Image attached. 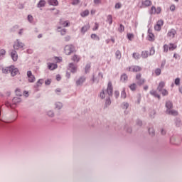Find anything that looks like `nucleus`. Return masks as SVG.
Segmentation results:
<instances>
[{"label":"nucleus","instance_id":"1","mask_svg":"<svg viewBox=\"0 0 182 182\" xmlns=\"http://www.w3.org/2000/svg\"><path fill=\"white\" fill-rule=\"evenodd\" d=\"M12 102H13V104L10 103L9 102H6V107L8 108L14 109L15 105H17V103L21 102V99L19 97H14Z\"/></svg>","mask_w":182,"mask_h":182},{"label":"nucleus","instance_id":"2","mask_svg":"<svg viewBox=\"0 0 182 182\" xmlns=\"http://www.w3.org/2000/svg\"><path fill=\"white\" fill-rule=\"evenodd\" d=\"M126 70L132 73H138V72H141L142 68L138 65H132L126 68Z\"/></svg>","mask_w":182,"mask_h":182},{"label":"nucleus","instance_id":"3","mask_svg":"<svg viewBox=\"0 0 182 182\" xmlns=\"http://www.w3.org/2000/svg\"><path fill=\"white\" fill-rule=\"evenodd\" d=\"M65 54L70 55L72 53L75 52V47L73 45H68L64 48Z\"/></svg>","mask_w":182,"mask_h":182},{"label":"nucleus","instance_id":"4","mask_svg":"<svg viewBox=\"0 0 182 182\" xmlns=\"http://www.w3.org/2000/svg\"><path fill=\"white\" fill-rule=\"evenodd\" d=\"M136 80H137V85H142L145 82V80L141 78V74H136L135 76Z\"/></svg>","mask_w":182,"mask_h":182},{"label":"nucleus","instance_id":"5","mask_svg":"<svg viewBox=\"0 0 182 182\" xmlns=\"http://www.w3.org/2000/svg\"><path fill=\"white\" fill-rule=\"evenodd\" d=\"M68 70L71 71L72 73H75L77 70V67L75 64L73 63H69V65L68 66Z\"/></svg>","mask_w":182,"mask_h":182},{"label":"nucleus","instance_id":"6","mask_svg":"<svg viewBox=\"0 0 182 182\" xmlns=\"http://www.w3.org/2000/svg\"><path fill=\"white\" fill-rule=\"evenodd\" d=\"M24 48V44L22 43H20L19 41H16L15 43L14 44V49L15 50H19Z\"/></svg>","mask_w":182,"mask_h":182},{"label":"nucleus","instance_id":"7","mask_svg":"<svg viewBox=\"0 0 182 182\" xmlns=\"http://www.w3.org/2000/svg\"><path fill=\"white\" fill-rule=\"evenodd\" d=\"M9 73H11V76L14 77L15 75H17L19 70L18 68H16L14 65H11Z\"/></svg>","mask_w":182,"mask_h":182},{"label":"nucleus","instance_id":"8","mask_svg":"<svg viewBox=\"0 0 182 182\" xmlns=\"http://www.w3.org/2000/svg\"><path fill=\"white\" fill-rule=\"evenodd\" d=\"M27 77H28V82H34L36 80L35 76L33 75L32 72L28 71L27 72Z\"/></svg>","mask_w":182,"mask_h":182},{"label":"nucleus","instance_id":"9","mask_svg":"<svg viewBox=\"0 0 182 182\" xmlns=\"http://www.w3.org/2000/svg\"><path fill=\"white\" fill-rule=\"evenodd\" d=\"M164 26V21L159 20L157 21V24L154 26L155 31H160L161 30V26Z\"/></svg>","mask_w":182,"mask_h":182},{"label":"nucleus","instance_id":"10","mask_svg":"<svg viewBox=\"0 0 182 182\" xmlns=\"http://www.w3.org/2000/svg\"><path fill=\"white\" fill-rule=\"evenodd\" d=\"M113 87L112 83L111 82H108V86L107 87V93H108L109 96L112 95Z\"/></svg>","mask_w":182,"mask_h":182},{"label":"nucleus","instance_id":"11","mask_svg":"<svg viewBox=\"0 0 182 182\" xmlns=\"http://www.w3.org/2000/svg\"><path fill=\"white\" fill-rule=\"evenodd\" d=\"M176 35V31L173 28L168 31L167 36L170 38H173Z\"/></svg>","mask_w":182,"mask_h":182},{"label":"nucleus","instance_id":"12","mask_svg":"<svg viewBox=\"0 0 182 182\" xmlns=\"http://www.w3.org/2000/svg\"><path fill=\"white\" fill-rule=\"evenodd\" d=\"M148 41L153 42L155 41L154 34L152 33L151 30H148Z\"/></svg>","mask_w":182,"mask_h":182},{"label":"nucleus","instance_id":"13","mask_svg":"<svg viewBox=\"0 0 182 182\" xmlns=\"http://www.w3.org/2000/svg\"><path fill=\"white\" fill-rule=\"evenodd\" d=\"M72 61L76 63H78V62H80L81 58L79 55H74L72 56L71 58Z\"/></svg>","mask_w":182,"mask_h":182},{"label":"nucleus","instance_id":"14","mask_svg":"<svg viewBox=\"0 0 182 182\" xmlns=\"http://www.w3.org/2000/svg\"><path fill=\"white\" fill-rule=\"evenodd\" d=\"M166 113L169 115H172V116H177L178 115V112L176 110H173L171 109H168L166 110Z\"/></svg>","mask_w":182,"mask_h":182},{"label":"nucleus","instance_id":"15","mask_svg":"<svg viewBox=\"0 0 182 182\" xmlns=\"http://www.w3.org/2000/svg\"><path fill=\"white\" fill-rule=\"evenodd\" d=\"M89 29H90V24L82 26L81 28V33L82 34L85 33L86 32H87V31H89Z\"/></svg>","mask_w":182,"mask_h":182},{"label":"nucleus","instance_id":"16","mask_svg":"<svg viewBox=\"0 0 182 182\" xmlns=\"http://www.w3.org/2000/svg\"><path fill=\"white\" fill-rule=\"evenodd\" d=\"M58 68L57 64L55 63H48V68L50 70H54Z\"/></svg>","mask_w":182,"mask_h":182},{"label":"nucleus","instance_id":"17","mask_svg":"<svg viewBox=\"0 0 182 182\" xmlns=\"http://www.w3.org/2000/svg\"><path fill=\"white\" fill-rule=\"evenodd\" d=\"M48 4H49L50 6H58V1L57 0H48Z\"/></svg>","mask_w":182,"mask_h":182},{"label":"nucleus","instance_id":"18","mask_svg":"<svg viewBox=\"0 0 182 182\" xmlns=\"http://www.w3.org/2000/svg\"><path fill=\"white\" fill-rule=\"evenodd\" d=\"M11 59H13L14 62H16L18 60V54L17 52L13 51L11 52Z\"/></svg>","mask_w":182,"mask_h":182},{"label":"nucleus","instance_id":"19","mask_svg":"<svg viewBox=\"0 0 182 182\" xmlns=\"http://www.w3.org/2000/svg\"><path fill=\"white\" fill-rule=\"evenodd\" d=\"M84 82H85V78L84 77H81L78 80L76 81V85L77 86H80L83 84Z\"/></svg>","mask_w":182,"mask_h":182},{"label":"nucleus","instance_id":"20","mask_svg":"<svg viewBox=\"0 0 182 182\" xmlns=\"http://www.w3.org/2000/svg\"><path fill=\"white\" fill-rule=\"evenodd\" d=\"M46 4V1L44 0H41L40 1H38V4H37V7L38 8H43L45 6V5Z\"/></svg>","mask_w":182,"mask_h":182},{"label":"nucleus","instance_id":"21","mask_svg":"<svg viewBox=\"0 0 182 182\" xmlns=\"http://www.w3.org/2000/svg\"><path fill=\"white\" fill-rule=\"evenodd\" d=\"M168 47L169 51H173L177 48V45L176 43H170Z\"/></svg>","mask_w":182,"mask_h":182},{"label":"nucleus","instance_id":"22","mask_svg":"<svg viewBox=\"0 0 182 182\" xmlns=\"http://www.w3.org/2000/svg\"><path fill=\"white\" fill-rule=\"evenodd\" d=\"M142 5L145 7H149V6H151V1L145 0L143 1Z\"/></svg>","mask_w":182,"mask_h":182},{"label":"nucleus","instance_id":"23","mask_svg":"<svg viewBox=\"0 0 182 182\" xmlns=\"http://www.w3.org/2000/svg\"><path fill=\"white\" fill-rule=\"evenodd\" d=\"M164 86H165V82L163 81L160 82L159 85H158V87H157L158 91L161 92Z\"/></svg>","mask_w":182,"mask_h":182},{"label":"nucleus","instance_id":"24","mask_svg":"<svg viewBox=\"0 0 182 182\" xmlns=\"http://www.w3.org/2000/svg\"><path fill=\"white\" fill-rule=\"evenodd\" d=\"M150 94L151 95L154 96L160 100V95L157 93L156 91L155 90L150 91Z\"/></svg>","mask_w":182,"mask_h":182},{"label":"nucleus","instance_id":"25","mask_svg":"<svg viewBox=\"0 0 182 182\" xmlns=\"http://www.w3.org/2000/svg\"><path fill=\"white\" fill-rule=\"evenodd\" d=\"M166 107L167 109H171L172 107H173V105L172 104L171 102L167 101V102H166Z\"/></svg>","mask_w":182,"mask_h":182},{"label":"nucleus","instance_id":"26","mask_svg":"<svg viewBox=\"0 0 182 182\" xmlns=\"http://www.w3.org/2000/svg\"><path fill=\"white\" fill-rule=\"evenodd\" d=\"M60 29H61L60 27H58V32H60L61 33V35L65 36L67 32L66 29L65 28H63L61 30Z\"/></svg>","mask_w":182,"mask_h":182},{"label":"nucleus","instance_id":"27","mask_svg":"<svg viewBox=\"0 0 182 182\" xmlns=\"http://www.w3.org/2000/svg\"><path fill=\"white\" fill-rule=\"evenodd\" d=\"M132 57H133L134 60H139L140 54L139 53H133Z\"/></svg>","mask_w":182,"mask_h":182},{"label":"nucleus","instance_id":"28","mask_svg":"<svg viewBox=\"0 0 182 182\" xmlns=\"http://www.w3.org/2000/svg\"><path fill=\"white\" fill-rule=\"evenodd\" d=\"M60 25H62L63 27H67V26H69V22L68 21H63L61 20L60 21Z\"/></svg>","mask_w":182,"mask_h":182},{"label":"nucleus","instance_id":"29","mask_svg":"<svg viewBox=\"0 0 182 182\" xmlns=\"http://www.w3.org/2000/svg\"><path fill=\"white\" fill-rule=\"evenodd\" d=\"M141 56H142V58L144 59L149 58V52L148 51H142Z\"/></svg>","mask_w":182,"mask_h":182},{"label":"nucleus","instance_id":"30","mask_svg":"<svg viewBox=\"0 0 182 182\" xmlns=\"http://www.w3.org/2000/svg\"><path fill=\"white\" fill-rule=\"evenodd\" d=\"M107 22H108L109 25L112 24V16L108 15V16H107Z\"/></svg>","mask_w":182,"mask_h":182},{"label":"nucleus","instance_id":"31","mask_svg":"<svg viewBox=\"0 0 182 182\" xmlns=\"http://www.w3.org/2000/svg\"><path fill=\"white\" fill-rule=\"evenodd\" d=\"M88 15H89V11H88V10H85L84 11H82V12L81 13V16H82V18H85V17H86V16H88Z\"/></svg>","mask_w":182,"mask_h":182},{"label":"nucleus","instance_id":"32","mask_svg":"<svg viewBox=\"0 0 182 182\" xmlns=\"http://www.w3.org/2000/svg\"><path fill=\"white\" fill-rule=\"evenodd\" d=\"M115 57L117 60L121 59V52L119 50H117L115 53Z\"/></svg>","mask_w":182,"mask_h":182},{"label":"nucleus","instance_id":"33","mask_svg":"<svg viewBox=\"0 0 182 182\" xmlns=\"http://www.w3.org/2000/svg\"><path fill=\"white\" fill-rule=\"evenodd\" d=\"M136 84L135 83H133V84H131L129 86V88H130L131 91H135L136 90Z\"/></svg>","mask_w":182,"mask_h":182},{"label":"nucleus","instance_id":"34","mask_svg":"<svg viewBox=\"0 0 182 182\" xmlns=\"http://www.w3.org/2000/svg\"><path fill=\"white\" fill-rule=\"evenodd\" d=\"M127 80H128L127 75L123 74L122 75H121V80H122L123 82H125Z\"/></svg>","mask_w":182,"mask_h":182},{"label":"nucleus","instance_id":"35","mask_svg":"<svg viewBox=\"0 0 182 182\" xmlns=\"http://www.w3.org/2000/svg\"><path fill=\"white\" fill-rule=\"evenodd\" d=\"M1 71L3 73H9L10 72V67L4 68Z\"/></svg>","mask_w":182,"mask_h":182},{"label":"nucleus","instance_id":"36","mask_svg":"<svg viewBox=\"0 0 182 182\" xmlns=\"http://www.w3.org/2000/svg\"><path fill=\"white\" fill-rule=\"evenodd\" d=\"M0 120L4 122V112L2 110V107L0 108Z\"/></svg>","mask_w":182,"mask_h":182},{"label":"nucleus","instance_id":"37","mask_svg":"<svg viewBox=\"0 0 182 182\" xmlns=\"http://www.w3.org/2000/svg\"><path fill=\"white\" fill-rule=\"evenodd\" d=\"M15 92H16V95H17L18 97L22 96V92L21 91L20 89L16 90Z\"/></svg>","mask_w":182,"mask_h":182},{"label":"nucleus","instance_id":"38","mask_svg":"<svg viewBox=\"0 0 182 182\" xmlns=\"http://www.w3.org/2000/svg\"><path fill=\"white\" fill-rule=\"evenodd\" d=\"M161 92L163 96H167L168 95V92L166 90H161Z\"/></svg>","mask_w":182,"mask_h":182},{"label":"nucleus","instance_id":"39","mask_svg":"<svg viewBox=\"0 0 182 182\" xmlns=\"http://www.w3.org/2000/svg\"><path fill=\"white\" fill-rule=\"evenodd\" d=\"M118 31L120 33H122L124 31V26H122V24L120 25V27L118 28Z\"/></svg>","mask_w":182,"mask_h":182},{"label":"nucleus","instance_id":"40","mask_svg":"<svg viewBox=\"0 0 182 182\" xmlns=\"http://www.w3.org/2000/svg\"><path fill=\"white\" fill-rule=\"evenodd\" d=\"M156 9H157L155 8L154 6H153L152 7H151V14H155Z\"/></svg>","mask_w":182,"mask_h":182},{"label":"nucleus","instance_id":"41","mask_svg":"<svg viewBox=\"0 0 182 182\" xmlns=\"http://www.w3.org/2000/svg\"><path fill=\"white\" fill-rule=\"evenodd\" d=\"M161 73V70H160V68H156V70H155V75H156V76L160 75Z\"/></svg>","mask_w":182,"mask_h":182},{"label":"nucleus","instance_id":"42","mask_svg":"<svg viewBox=\"0 0 182 182\" xmlns=\"http://www.w3.org/2000/svg\"><path fill=\"white\" fill-rule=\"evenodd\" d=\"M127 38L129 41H132V39L134 38V36L132 33H129L127 34Z\"/></svg>","mask_w":182,"mask_h":182},{"label":"nucleus","instance_id":"43","mask_svg":"<svg viewBox=\"0 0 182 182\" xmlns=\"http://www.w3.org/2000/svg\"><path fill=\"white\" fill-rule=\"evenodd\" d=\"M168 48L169 47H168V46L167 44H165L164 46H163V48L164 49V52L165 53H167L168 51V50H169Z\"/></svg>","mask_w":182,"mask_h":182},{"label":"nucleus","instance_id":"44","mask_svg":"<svg viewBox=\"0 0 182 182\" xmlns=\"http://www.w3.org/2000/svg\"><path fill=\"white\" fill-rule=\"evenodd\" d=\"M52 11H55L54 12H53V15H58L60 13L59 10L55 9V8L51 9Z\"/></svg>","mask_w":182,"mask_h":182},{"label":"nucleus","instance_id":"45","mask_svg":"<svg viewBox=\"0 0 182 182\" xmlns=\"http://www.w3.org/2000/svg\"><path fill=\"white\" fill-rule=\"evenodd\" d=\"M180 83H181V79L179 78L175 79V85H176V86H178Z\"/></svg>","mask_w":182,"mask_h":182},{"label":"nucleus","instance_id":"46","mask_svg":"<svg viewBox=\"0 0 182 182\" xmlns=\"http://www.w3.org/2000/svg\"><path fill=\"white\" fill-rule=\"evenodd\" d=\"M91 38L92 39H97V41H99V37L96 34H92L91 35Z\"/></svg>","mask_w":182,"mask_h":182},{"label":"nucleus","instance_id":"47","mask_svg":"<svg viewBox=\"0 0 182 182\" xmlns=\"http://www.w3.org/2000/svg\"><path fill=\"white\" fill-rule=\"evenodd\" d=\"M90 68H91L90 64H88V65H86V67L85 68L86 73H88L89 70H90Z\"/></svg>","mask_w":182,"mask_h":182},{"label":"nucleus","instance_id":"48","mask_svg":"<svg viewBox=\"0 0 182 182\" xmlns=\"http://www.w3.org/2000/svg\"><path fill=\"white\" fill-rule=\"evenodd\" d=\"M61 107H62V103L58 102V103L55 104V108L60 109H61Z\"/></svg>","mask_w":182,"mask_h":182},{"label":"nucleus","instance_id":"49","mask_svg":"<svg viewBox=\"0 0 182 182\" xmlns=\"http://www.w3.org/2000/svg\"><path fill=\"white\" fill-rule=\"evenodd\" d=\"M99 28V24L97 23H95V27L93 28V31H97Z\"/></svg>","mask_w":182,"mask_h":182},{"label":"nucleus","instance_id":"50","mask_svg":"<svg viewBox=\"0 0 182 182\" xmlns=\"http://www.w3.org/2000/svg\"><path fill=\"white\" fill-rule=\"evenodd\" d=\"M100 97H101L102 99L105 98V92L103 91L101 92V94H100Z\"/></svg>","mask_w":182,"mask_h":182},{"label":"nucleus","instance_id":"51","mask_svg":"<svg viewBox=\"0 0 182 182\" xmlns=\"http://www.w3.org/2000/svg\"><path fill=\"white\" fill-rule=\"evenodd\" d=\"M170 11H176V5L172 4L171 6H170Z\"/></svg>","mask_w":182,"mask_h":182},{"label":"nucleus","instance_id":"52","mask_svg":"<svg viewBox=\"0 0 182 182\" xmlns=\"http://www.w3.org/2000/svg\"><path fill=\"white\" fill-rule=\"evenodd\" d=\"M121 97H122L123 99L126 98V92H125V90H123L122 92H121Z\"/></svg>","mask_w":182,"mask_h":182},{"label":"nucleus","instance_id":"53","mask_svg":"<svg viewBox=\"0 0 182 182\" xmlns=\"http://www.w3.org/2000/svg\"><path fill=\"white\" fill-rule=\"evenodd\" d=\"M42 84H43V80L42 79L38 80V81L37 82V86L40 87L41 86Z\"/></svg>","mask_w":182,"mask_h":182},{"label":"nucleus","instance_id":"54","mask_svg":"<svg viewBox=\"0 0 182 182\" xmlns=\"http://www.w3.org/2000/svg\"><path fill=\"white\" fill-rule=\"evenodd\" d=\"M170 141L171 142L172 144H177V143L176 142V139L172 137L171 139H170Z\"/></svg>","mask_w":182,"mask_h":182},{"label":"nucleus","instance_id":"55","mask_svg":"<svg viewBox=\"0 0 182 182\" xmlns=\"http://www.w3.org/2000/svg\"><path fill=\"white\" fill-rule=\"evenodd\" d=\"M5 54H6L5 50H0V57H1V56H4Z\"/></svg>","mask_w":182,"mask_h":182},{"label":"nucleus","instance_id":"56","mask_svg":"<svg viewBox=\"0 0 182 182\" xmlns=\"http://www.w3.org/2000/svg\"><path fill=\"white\" fill-rule=\"evenodd\" d=\"M149 134L151 136L154 135V129L153 128L149 129Z\"/></svg>","mask_w":182,"mask_h":182},{"label":"nucleus","instance_id":"57","mask_svg":"<svg viewBox=\"0 0 182 182\" xmlns=\"http://www.w3.org/2000/svg\"><path fill=\"white\" fill-rule=\"evenodd\" d=\"M79 2H80L79 0H73L72 4L73 5H77V4H79Z\"/></svg>","mask_w":182,"mask_h":182},{"label":"nucleus","instance_id":"58","mask_svg":"<svg viewBox=\"0 0 182 182\" xmlns=\"http://www.w3.org/2000/svg\"><path fill=\"white\" fill-rule=\"evenodd\" d=\"M156 13L157 14H159L160 13H161V8L160 7L156 8Z\"/></svg>","mask_w":182,"mask_h":182},{"label":"nucleus","instance_id":"59","mask_svg":"<svg viewBox=\"0 0 182 182\" xmlns=\"http://www.w3.org/2000/svg\"><path fill=\"white\" fill-rule=\"evenodd\" d=\"M46 85H50L51 84V80L48 79L47 80L45 81Z\"/></svg>","mask_w":182,"mask_h":182},{"label":"nucleus","instance_id":"60","mask_svg":"<svg viewBox=\"0 0 182 182\" xmlns=\"http://www.w3.org/2000/svg\"><path fill=\"white\" fill-rule=\"evenodd\" d=\"M121 8V4L120 3H117L115 5V9H119Z\"/></svg>","mask_w":182,"mask_h":182},{"label":"nucleus","instance_id":"61","mask_svg":"<svg viewBox=\"0 0 182 182\" xmlns=\"http://www.w3.org/2000/svg\"><path fill=\"white\" fill-rule=\"evenodd\" d=\"M48 115H49L50 117H53L54 116L53 112H51V111L48 112Z\"/></svg>","mask_w":182,"mask_h":182},{"label":"nucleus","instance_id":"62","mask_svg":"<svg viewBox=\"0 0 182 182\" xmlns=\"http://www.w3.org/2000/svg\"><path fill=\"white\" fill-rule=\"evenodd\" d=\"M94 4L97 5L100 4L101 0H94Z\"/></svg>","mask_w":182,"mask_h":182},{"label":"nucleus","instance_id":"63","mask_svg":"<svg viewBox=\"0 0 182 182\" xmlns=\"http://www.w3.org/2000/svg\"><path fill=\"white\" fill-rule=\"evenodd\" d=\"M28 20L30 22L33 21V16L31 15L28 16Z\"/></svg>","mask_w":182,"mask_h":182},{"label":"nucleus","instance_id":"64","mask_svg":"<svg viewBox=\"0 0 182 182\" xmlns=\"http://www.w3.org/2000/svg\"><path fill=\"white\" fill-rule=\"evenodd\" d=\"M23 96H25L26 97H28V91H23Z\"/></svg>","mask_w":182,"mask_h":182}]
</instances>
